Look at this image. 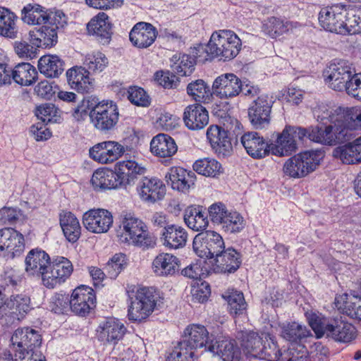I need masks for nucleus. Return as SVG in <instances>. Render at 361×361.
<instances>
[{
    "label": "nucleus",
    "instance_id": "nucleus-9",
    "mask_svg": "<svg viewBox=\"0 0 361 361\" xmlns=\"http://www.w3.org/2000/svg\"><path fill=\"white\" fill-rule=\"evenodd\" d=\"M204 337V350L217 355L219 360L241 361V353L235 340L223 336L214 337L212 333L209 335L205 329Z\"/></svg>",
    "mask_w": 361,
    "mask_h": 361
},
{
    "label": "nucleus",
    "instance_id": "nucleus-17",
    "mask_svg": "<svg viewBox=\"0 0 361 361\" xmlns=\"http://www.w3.org/2000/svg\"><path fill=\"white\" fill-rule=\"evenodd\" d=\"M11 342L16 351H40L42 336L32 328H18L14 331Z\"/></svg>",
    "mask_w": 361,
    "mask_h": 361
},
{
    "label": "nucleus",
    "instance_id": "nucleus-58",
    "mask_svg": "<svg viewBox=\"0 0 361 361\" xmlns=\"http://www.w3.org/2000/svg\"><path fill=\"white\" fill-rule=\"evenodd\" d=\"M126 266V255L122 253L114 255L104 267L106 276L115 279Z\"/></svg>",
    "mask_w": 361,
    "mask_h": 361
},
{
    "label": "nucleus",
    "instance_id": "nucleus-48",
    "mask_svg": "<svg viewBox=\"0 0 361 361\" xmlns=\"http://www.w3.org/2000/svg\"><path fill=\"white\" fill-rule=\"evenodd\" d=\"M188 171L182 167H171L165 175L168 183L170 182L173 190L182 192H188V184L187 183Z\"/></svg>",
    "mask_w": 361,
    "mask_h": 361
},
{
    "label": "nucleus",
    "instance_id": "nucleus-28",
    "mask_svg": "<svg viewBox=\"0 0 361 361\" xmlns=\"http://www.w3.org/2000/svg\"><path fill=\"white\" fill-rule=\"evenodd\" d=\"M225 249L221 235L213 231H204V266L207 267Z\"/></svg>",
    "mask_w": 361,
    "mask_h": 361
},
{
    "label": "nucleus",
    "instance_id": "nucleus-19",
    "mask_svg": "<svg viewBox=\"0 0 361 361\" xmlns=\"http://www.w3.org/2000/svg\"><path fill=\"white\" fill-rule=\"evenodd\" d=\"M96 297L92 288L81 286L71 296V310L77 315L85 316L95 306Z\"/></svg>",
    "mask_w": 361,
    "mask_h": 361
},
{
    "label": "nucleus",
    "instance_id": "nucleus-32",
    "mask_svg": "<svg viewBox=\"0 0 361 361\" xmlns=\"http://www.w3.org/2000/svg\"><path fill=\"white\" fill-rule=\"evenodd\" d=\"M18 16L9 9L0 7V36L6 39L18 38L19 29Z\"/></svg>",
    "mask_w": 361,
    "mask_h": 361
},
{
    "label": "nucleus",
    "instance_id": "nucleus-4",
    "mask_svg": "<svg viewBox=\"0 0 361 361\" xmlns=\"http://www.w3.org/2000/svg\"><path fill=\"white\" fill-rule=\"evenodd\" d=\"M347 6L341 4L325 6L321 8L318 14L320 26L325 30L339 35L350 34Z\"/></svg>",
    "mask_w": 361,
    "mask_h": 361
},
{
    "label": "nucleus",
    "instance_id": "nucleus-13",
    "mask_svg": "<svg viewBox=\"0 0 361 361\" xmlns=\"http://www.w3.org/2000/svg\"><path fill=\"white\" fill-rule=\"evenodd\" d=\"M3 324L12 325L22 319L31 310L30 299L25 295H11L4 300Z\"/></svg>",
    "mask_w": 361,
    "mask_h": 361
},
{
    "label": "nucleus",
    "instance_id": "nucleus-51",
    "mask_svg": "<svg viewBox=\"0 0 361 361\" xmlns=\"http://www.w3.org/2000/svg\"><path fill=\"white\" fill-rule=\"evenodd\" d=\"M171 61H173L171 65L173 71L180 76L189 75L194 70L195 59L190 55L180 54L179 56L175 55Z\"/></svg>",
    "mask_w": 361,
    "mask_h": 361
},
{
    "label": "nucleus",
    "instance_id": "nucleus-18",
    "mask_svg": "<svg viewBox=\"0 0 361 361\" xmlns=\"http://www.w3.org/2000/svg\"><path fill=\"white\" fill-rule=\"evenodd\" d=\"M82 224L92 233H106L112 226L113 216L106 209H90L83 214Z\"/></svg>",
    "mask_w": 361,
    "mask_h": 361
},
{
    "label": "nucleus",
    "instance_id": "nucleus-24",
    "mask_svg": "<svg viewBox=\"0 0 361 361\" xmlns=\"http://www.w3.org/2000/svg\"><path fill=\"white\" fill-rule=\"evenodd\" d=\"M247 153L254 159H261L271 152V143L266 142L257 132H247L240 137Z\"/></svg>",
    "mask_w": 361,
    "mask_h": 361
},
{
    "label": "nucleus",
    "instance_id": "nucleus-55",
    "mask_svg": "<svg viewBox=\"0 0 361 361\" xmlns=\"http://www.w3.org/2000/svg\"><path fill=\"white\" fill-rule=\"evenodd\" d=\"M156 242L155 236L149 233L146 226V228L141 229L140 232L133 235L130 238H128V242L124 243L133 245L145 250L154 247L156 245Z\"/></svg>",
    "mask_w": 361,
    "mask_h": 361
},
{
    "label": "nucleus",
    "instance_id": "nucleus-49",
    "mask_svg": "<svg viewBox=\"0 0 361 361\" xmlns=\"http://www.w3.org/2000/svg\"><path fill=\"white\" fill-rule=\"evenodd\" d=\"M16 54L20 58L32 59L37 57L38 48L37 43H35L34 38L28 35L27 37L16 41L13 44Z\"/></svg>",
    "mask_w": 361,
    "mask_h": 361
},
{
    "label": "nucleus",
    "instance_id": "nucleus-31",
    "mask_svg": "<svg viewBox=\"0 0 361 361\" xmlns=\"http://www.w3.org/2000/svg\"><path fill=\"white\" fill-rule=\"evenodd\" d=\"M222 298L227 302L228 311L232 317L246 315L247 304L241 291L228 288L222 294Z\"/></svg>",
    "mask_w": 361,
    "mask_h": 361
},
{
    "label": "nucleus",
    "instance_id": "nucleus-50",
    "mask_svg": "<svg viewBox=\"0 0 361 361\" xmlns=\"http://www.w3.org/2000/svg\"><path fill=\"white\" fill-rule=\"evenodd\" d=\"M23 276L20 273L13 268H8L1 275V284L0 288L4 289L6 295L18 290L21 286Z\"/></svg>",
    "mask_w": 361,
    "mask_h": 361
},
{
    "label": "nucleus",
    "instance_id": "nucleus-6",
    "mask_svg": "<svg viewBox=\"0 0 361 361\" xmlns=\"http://www.w3.org/2000/svg\"><path fill=\"white\" fill-rule=\"evenodd\" d=\"M309 138L308 128L286 125L281 133H276L274 142H271V153L278 157L290 156L298 149V142Z\"/></svg>",
    "mask_w": 361,
    "mask_h": 361
},
{
    "label": "nucleus",
    "instance_id": "nucleus-22",
    "mask_svg": "<svg viewBox=\"0 0 361 361\" xmlns=\"http://www.w3.org/2000/svg\"><path fill=\"white\" fill-rule=\"evenodd\" d=\"M137 190L140 198L148 202L161 200L166 193L164 184L157 178L143 177L137 183Z\"/></svg>",
    "mask_w": 361,
    "mask_h": 361
},
{
    "label": "nucleus",
    "instance_id": "nucleus-7",
    "mask_svg": "<svg viewBox=\"0 0 361 361\" xmlns=\"http://www.w3.org/2000/svg\"><path fill=\"white\" fill-rule=\"evenodd\" d=\"M357 74L352 63L340 60L330 63L324 72V77L329 87L339 92L345 90L347 92L353 78Z\"/></svg>",
    "mask_w": 361,
    "mask_h": 361
},
{
    "label": "nucleus",
    "instance_id": "nucleus-29",
    "mask_svg": "<svg viewBox=\"0 0 361 361\" xmlns=\"http://www.w3.org/2000/svg\"><path fill=\"white\" fill-rule=\"evenodd\" d=\"M150 150L154 155L166 158L174 155L178 150V147L171 137L159 133L151 140Z\"/></svg>",
    "mask_w": 361,
    "mask_h": 361
},
{
    "label": "nucleus",
    "instance_id": "nucleus-11",
    "mask_svg": "<svg viewBox=\"0 0 361 361\" xmlns=\"http://www.w3.org/2000/svg\"><path fill=\"white\" fill-rule=\"evenodd\" d=\"M73 271V264L68 258L57 256L50 262L48 272L43 278V285L48 288H54L57 284L65 282Z\"/></svg>",
    "mask_w": 361,
    "mask_h": 361
},
{
    "label": "nucleus",
    "instance_id": "nucleus-43",
    "mask_svg": "<svg viewBox=\"0 0 361 361\" xmlns=\"http://www.w3.org/2000/svg\"><path fill=\"white\" fill-rule=\"evenodd\" d=\"M298 26L300 25L297 22L284 21L280 18L271 17L263 23L262 31L271 38H276Z\"/></svg>",
    "mask_w": 361,
    "mask_h": 361
},
{
    "label": "nucleus",
    "instance_id": "nucleus-56",
    "mask_svg": "<svg viewBox=\"0 0 361 361\" xmlns=\"http://www.w3.org/2000/svg\"><path fill=\"white\" fill-rule=\"evenodd\" d=\"M242 49V42L238 36L232 30L228 32V37L224 46L223 62L231 61L240 53Z\"/></svg>",
    "mask_w": 361,
    "mask_h": 361
},
{
    "label": "nucleus",
    "instance_id": "nucleus-16",
    "mask_svg": "<svg viewBox=\"0 0 361 361\" xmlns=\"http://www.w3.org/2000/svg\"><path fill=\"white\" fill-rule=\"evenodd\" d=\"M125 152L124 147L116 141H104L94 145L89 150L94 161L106 164L118 159Z\"/></svg>",
    "mask_w": 361,
    "mask_h": 361
},
{
    "label": "nucleus",
    "instance_id": "nucleus-62",
    "mask_svg": "<svg viewBox=\"0 0 361 361\" xmlns=\"http://www.w3.org/2000/svg\"><path fill=\"white\" fill-rule=\"evenodd\" d=\"M259 349L260 352H259L256 358L266 360L267 361H281L282 353L279 349L276 343L270 341L268 342L267 344L262 343Z\"/></svg>",
    "mask_w": 361,
    "mask_h": 361
},
{
    "label": "nucleus",
    "instance_id": "nucleus-36",
    "mask_svg": "<svg viewBox=\"0 0 361 361\" xmlns=\"http://www.w3.org/2000/svg\"><path fill=\"white\" fill-rule=\"evenodd\" d=\"M91 183L95 190H110L123 187L118 175L112 170H97L92 174Z\"/></svg>",
    "mask_w": 361,
    "mask_h": 361
},
{
    "label": "nucleus",
    "instance_id": "nucleus-53",
    "mask_svg": "<svg viewBox=\"0 0 361 361\" xmlns=\"http://www.w3.org/2000/svg\"><path fill=\"white\" fill-rule=\"evenodd\" d=\"M221 226L227 233H237L245 228V221L240 213L231 210L228 212Z\"/></svg>",
    "mask_w": 361,
    "mask_h": 361
},
{
    "label": "nucleus",
    "instance_id": "nucleus-57",
    "mask_svg": "<svg viewBox=\"0 0 361 361\" xmlns=\"http://www.w3.org/2000/svg\"><path fill=\"white\" fill-rule=\"evenodd\" d=\"M281 361H311L307 348L300 344L291 343L282 353Z\"/></svg>",
    "mask_w": 361,
    "mask_h": 361
},
{
    "label": "nucleus",
    "instance_id": "nucleus-15",
    "mask_svg": "<svg viewBox=\"0 0 361 361\" xmlns=\"http://www.w3.org/2000/svg\"><path fill=\"white\" fill-rule=\"evenodd\" d=\"M126 332L124 324L114 317L102 321L97 329L98 340L104 345H115L123 339Z\"/></svg>",
    "mask_w": 361,
    "mask_h": 361
},
{
    "label": "nucleus",
    "instance_id": "nucleus-1",
    "mask_svg": "<svg viewBox=\"0 0 361 361\" xmlns=\"http://www.w3.org/2000/svg\"><path fill=\"white\" fill-rule=\"evenodd\" d=\"M130 305L128 311L129 320L142 322L147 319L159 305L161 298L152 288H141L129 295Z\"/></svg>",
    "mask_w": 361,
    "mask_h": 361
},
{
    "label": "nucleus",
    "instance_id": "nucleus-60",
    "mask_svg": "<svg viewBox=\"0 0 361 361\" xmlns=\"http://www.w3.org/2000/svg\"><path fill=\"white\" fill-rule=\"evenodd\" d=\"M337 110H334L332 108L327 105L322 104L314 108L313 114L314 117L318 121L322 123L323 125H326L331 122H336V119L340 116H343Z\"/></svg>",
    "mask_w": 361,
    "mask_h": 361
},
{
    "label": "nucleus",
    "instance_id": "nucleus-37",
    "mask_svg": "<svg viewBox=\"0 0 361 361\" xmlns=\"http://www.w3.org/2000/svg\"><path fill=\"white\" fill-rule=\"evenodd\" d=\"M335 305L343 314L352 319L361 321V298H349L347 294H343L336 298Z\"/></svg>",
    "mask_w": 361,
    "mask_h": 361
},
{
    "label": "nucleus",
    "instance_id": "nucleus-33",
    "mask_svg": "<svg viewBox=\"0 0 361 361\" xmlns=\"http://www.w3.org/2000/svg\"><path fill=\"white\" fill-rule=\"evenodd\" d=\"M59 221L67 240L75 243L81 235V226L76 216L71 212L63 211L60 213Z\"/></svg>",
    "mask_w": 361,
    "mask_h": 361
},
{
    "label": "nucleus",
    "instance_id": "nucleus-47",
    "mask_svg": "<svg viewBox=\"0 0 361 361\" xmlns=\"http://www.w3.org/2000/svg\"><path fill=\"white\" fill-rule=\"evenodd\" d=\"M30 36L34 38L35 43H37L39 47H51L58 40L56 28L47 25L36 30L30 31Z\"/></svg>",
    "mask_w": 361,
    "mask_h": 361
},
{
    "label": "nucleus",
    "instance_id": "nucleus-23",
    "mask_svg": "<svg viewBox=\"0 0 361 361\" xmlns=\"http://www.w3.org/2000/svg\"><path fill=\"white\" fill-rule=\"evenodd\" d=\"M25 263V271L30 275L41 278L43 282V278L49 267V255L42 250L32 249L28 252Z\"/></svg>",
    "mask_w": 361,
    "mask_h": 361
},
{
    "label": "nucleus",
    "instance_id": "nucleus-38",
    "mask_svg": "<svg viewBox=\"0 0 361 361\" xmlns=\"http://www.w3.org/2000/svg\"><path fill=\"white\" fill-rule=\"evenodd\" d=\"M47 10L38 4H27L21 10L20 19L27 25H44L47 20Z\"/></svg>",
    "mask_w": 361,
    "mask_h": 361
},
{
    "label": "nucleus",
    "instance_id": "nucleus-46",
    "mask_svg": "<svg viewBox=\"0 0 361 361\" xmlns=\"http://www.w3.org/2000/svg\"><path fill=\"white\" fill-rule=\"evenodd\" d=\"M333 156L345 164L361 163V157L355 145V140L335 148L333 151Z\"/></svg>",
    "mask_w": 361,
    "mask_h": 361
},
{
    "label": "nucleus",
    "instance_id": "nucleus-30",
    "mask_svg": "<svg viewBox=\"0 0 361 361\" xmlns=\"http://www.w3.org/2000/svg\"><path fill=\"white\" fill-rule=\"evenodd\" d=\"M179 259L174 255L169 253L158 255L152 262L154 272L160 276L173 275L178 271Z\"/></svg>",
    "mask_w": 361,
    "mask_h": 361
},
{
    "label": "nucleus",
    "instance_id": "nucleus-52",
    "mask_svg": "<svg viewBox=\"0 0 361 361\" xmlns=\"http://www.w3.org/2000/svg\"><path fill=\"white\" fill-rule=\"evenodd\" d=\"M308 335L309 331L307 328L297 322L288 324L283 327L281 331L282 337L293 344H297L298 341L307 337Z\"/></svg>",
    "mask_w": 361,
    "mask_h": 361
},
{
    "label": "nucleus",
    "instance_id": "nucleus-64",
    "mask_svg": "<svg viewBox=\"0 0 361 361\" xmlns=\"http://www.w3.org/2000/svg\"><path fill=\"white\" fill-rule=\"evenodd\" d=\"M50 308L56 314H65L71 310V298L68 295L56 294L51 299Z\"/></svg>",
    "mask_w": 361,
    "mask_h": 361
},
{
    "label": "nucleus",
    "instance_id": "nucleus-14",
    "mask_svg": "<svg viewBox=\"0 0 361 361\" xmlns=\"http://www.w3.org/2000/svg\"><path fill=\"white\" fill-rule=\"evenodd\" d=\"M24 250L25 239L23 234L12 228L0 229V254L13 259L20 255Z\"/></svg>",
    "mask_w": 361,
    "mask_h": 361
},
{
    "label": "nucleus",
    "instance_id": "nucleus-42",
    "mask_svg": "<svg viewBox=\"0 0 361 361\" xmlns=\"http://www.w3.org/2000/svg\"><path fill=\"white\" fill-rule=\"evenodd\" d=\"M89 74L85 67H73L66 72L68 84L78 92H87L90 85Z\"/></svg>",
    "mask_w": 361,
    "mask_h": 361
},
{
    "label": "nucleus",
    "instance_id": "nucleus-21",
    "mask_svg": "<svg viewBox=\"0 0 361 361\" xmlns=\"http://www.w3.org/2000/svg\"><path fill=\"white\" fill-rule=\"evenodd\" d=\"M241 80L233 73L218 76L212 84V94L221 99L233 98L240 93Z\"/></svg>",
    "mask_w": 361,
    "mask_h": 361
},
{
    "label": "nucleus",
    "instance_id": "nucleus-20",
    "mask_svg": "<svg viewBox=\"0 0 361 361\" xmlns=\"http://www.w3.org/2000/svg\"><path fill=\"white\" fill-rule=\"evenodd\" d=\"M356 328L341 317L329 319L324 335L336 342L348 343L356 338Z\"/></svg>",
    "mask_w": 361,
    "mask_h": 361
},
{
    "label": "nucleus",
    "instance_id": "nucleus-61",
    "mask_svg": "<svg viewBox=\"0 0 361 361\" xmlns=\"http://www.w3.org/2000/svg\"><path fill=\"white\" fill-rule=\"evenodd\" d=\"M341 114L343 116V123L350 132L352 130L361 129V109L351 107L347 109L345 112H341Z\"/></svg>",
    "mask_w": 361,
    "mask_h": 361
},
{
    "label": "nucleus",
    "instance_id": "nucleus-54",
    "mask_svg": "<svg viewBox=\"0 0 361 361\" xmlns=\"http://www.w3.org/2000/svg\"><path fill=\"white\" fill-rule=\"evenodd\" d=\"M108 63V59L103 53L99 51L87 54L83 60L84 67L89 73L102 72L106 67Z\"/></svg>",
    "mask_w": 361,
    "mask_h": 361
},
{
    "label": "nucleus",
    "instance_id": "nucleus-63",
    "mask_svg": "<svg viewBox=\"0 0 361 361\" xmlns=\"http://www.w3.org/2000/svg\"><path fill=\"white\" fill-rule=\"evenodd\" d=\"M128 99L130 102L139 106H148L150 98L145 90L137 86L130 87L128 90Z\"/></svg>",
    "mask_w": 361,
    "mask_h": 361
},
{
    "label": "nucleus",
    "instance_id": "nucleus-40",
    "mask_svg": "<svg viewBox=\"0 0 361 361\" xmlns=\"http://www.w3.org/2000/svg\"><path fill=\"white\" fill-rule=\"evenodd\" d=\"M36 68L29 63H20L11 69V80L22 86H29L37 79Z\"/></svg>",
    "mask_w": 361,
    "mask_h": 361
},
{
    "label": "nucleus",
    "instance_id": "nucleus-44",
    "mask_svg": "<svg viewBox=\"0 0 361 361\" xmlns=\"http://www.w3.org/2000/svg\"><path fill=\"white\" fill-rule=\"evenodd\" d=\"M237 338L240 341V345L247 355L257 357L260 352L259 347L262 345V338L254 331H242L238 332Z\"/></svg>",
    "mask_w": 361,
    "mask_h": 361
},
{
    "label": "nucleus",
    "instance_id": "nucleus-2",
    "mask_svg": "<svg viewBox=\"0 0 361 361\" xmlns=\"http://www.w3.org/2000/svg\"><path fill=\"white\" fill-rule=\"evenodd\" d=\"M340 116L336 122H331L323 126H310L308 128L309 139L314 142L325 145H336L349 140L352 133L345 126Z\"/></svg>",
    "mask_w": 361,
    "mask_h": 361
},
{
    "label": "nucleus",
    "instance_id": "nucleus-39",
    "mask_svg": "<svg viewBox=\"0 0 361 361\" xmlns=\"http://www.w3.org/2000/svg\"><path fill=\"white\" fill-rule=\"evenodd\" d=\"M116 170L122 186L126 187L135 183L137 176L143 173L145 168L139 166L135 161L128 160L120 162Z\"/></svg>",
    "mask_w": 361,
    "mask_h": 361
},
{
    "label": "nucleus",
    "instance_id": "nucleus-27",
    "mask_svg": "<svg viewBox=\"0 0 361 361\" xmlns=\"http://www.w3.org/2000/svg\"><path fill=\"white\" fill-rule=\"evenodd\" d=\"M90 34L100 38L102 43L109 42L112 34V25L109 16L104 12L99 13L87 25Z\"/></svg>",
    "mask_w": 361,
    "mask_h": 361
},
{
    "label": "nucleus",
    "instance_id": "nucleus-59",
    "mask_svg": "<svg viewBox=\"0 0 361 361\" xmlns=\"http://www.w3.org/2000/svg\"><path fill=\"white\" fill-rule=\"evenodd\" d=\"M184 221L187 226L194 231H200L203 228V214L200 207H189L184 214Z\"/></svg>",
    "mask_w": 361,
    "mask_h": 361
},
{
    "label": "nucleus",
    "instance_id": "nucleus-26",
    "mask_svg": "<svg viewBox=\"0 0 361 361\" xmlns=\"http://www.w3.org/2000/svg\"><path fill=\"white\" fill-rule=\"evenodd\" d=\"M230 30H219L214 31L204 48V60L213 61L217 59L223 61L224 46L226 44Z\"/></svg>",
    "mask_w": 361,
    "mask_h": 361
},
{
    "label": "nucleus",
    "instance_id": "nucleus-45",
    "mask_svg": "<svg viewBox=\"0 0 361 361\" xmlns=\"http://www.w3.org/2000/svg\"><path fill=\"white\" fill-rule=\"evenodd\" d=\"M183 121L185 126L191 130L203 128V106L195 103L188 106L183 113Z\"/></svg>",
    "mask_w": 361,
    "mask_h": 361
},
{
    "label": "nucleus",
    "instance_id": "nucleus-10",
    "mask_svg": "<svg viewBox=\"0 0 361 361\" xmlns=\"http://www.w3.org/2000/svg\"><path fill=\"white\" fill-rule=\"evenodd\" d=\"M274 101L267 94H262L255 99L248 108V118L256 129L267 126L271 120V112Z\"/></svg>",
    "mask_w": 361,
    "mask_h": 361
},
{
    "label": "nucleus",
    "instance_id": "nucleus-25",
    "mask_svg": "<svg viewBox=\"0 0 361 361\" xmlns=\"http://www.w3.org/2000/svg\"><path fill=\"white\" fill-rule=\"evenodd\" d=\"M156 28L150 23L140 22L134 25L129 34L132 44L140 49L147 48L155 41Z\"/></svg>",
    "mask_w": 361,
    "mask_h": 361
},
{
    "label": "nucleus",
    "instance_id": "nucleus-41",
    "mask_svg": "<svg viewBox=\"0 0 361 361\" xmlns=\"http://www.w3.org/2000/svg\"><path fill=\"white\" fill-rule=\"evenodd\" d=\"M38 68L47 78H58L63 72V62L58 56L45 55L39 59Z\"/></svg>",
    "mask_w": 361,
    "mask_h": 361
},
{
    "label": "nucleus",
    "instance_id": "nucleus-35",
    "mask_svg": "<svg viewBox=\"0 0 361 361\" xmlns=\"http://www.w3.org/2000/svg\"><path fill=\"white\" fill-rule=\"evenodd\" d=\"M163 245L170 249H179L186 245L188 233L185 228L175 224L166 227V231L161 233Z\"/></svg>",
    "mask_w": 361,
    "mask_h": 361
},
{
    "label": "nucleus",
    "instance_id": "nucleus-34",
    "mask_svg": "<svg viewBox=\"0 0 361 361\" xmlns=\"http://www.w3.org/2000/svg\"><path fill=\"white\" fill-rule=\"evenodd\" d=\"M122 231L118 234L119 241L122 243L128 242L133 235L140 232L142 228H146L145 223L137 219L134 214L128 212H123L121 214V227Z\"/></svg>",
    "mask_w": 361,
    "mask_h": 361
},
{
    "label": "nucleus",
    "instance_id": "nucleus-3",
    "mask_svg": "<svg viewBox=\"0 0 361 361\" xmlns=\"http://www.w3.org/2000/svg\"><path fill=\"white\" fill-rule=\"evenodd\" d=\"M324 157V152L320 150L300 152L286 161L283 173L293 178L305 177L317 169Z\"/></svg>",
    "mask_w": 361,
    "mask_h": 361
},
{
    "label": "nucleus",
    "instance_id": "nucleus-5",
    "mask_svg": "<svg viewBox=\"0 0 361 361\" xmlns=\"http://www.w3.org/2000/svg\"><path fill=\"white\" fill-rule=\"evenodd\" d=\"M203 347V326L200 324L189 325L184 331L181 340L171 352V360L174 357H182L185 360L197 361L198 355L197 349Z\"/></svg>",
    "mask_w": 361,
    "mask_h": 361
},
{
    "label": "nucleus",
    "instance_id": "nucleus-12",
    "mask_svg": "<svg viewBox=\"0 0 361 361\" xmlns=\"http://www.w3.org/2000/svg\"><path fill=\"white\" fill-rule=\"evenodd\" d=\"M242 263L241 255L232 247L224 249L207 267L204 266L207 275L214 273L233 274L240 267Z\"/></svg>",
    "mask_w": 361,
    "mask_h": 361
},
{
    "label": "nucleus",
    "instance_id": "nucleus-8",
    "mask_svg": "<svg viewBox=\"0 0 361 361\" xmlns=\"http://www.w3.org/2000/svg\"><path fill=\"white\" fill-rule=\"evenodd\" d=\"M90 122L99 131L107 132L114 128L118 121V109L111 100L97 102L89 113Z\"/></svg>",
    "mask_w": 361,
    "mask_h": 361
}]
</instances>
